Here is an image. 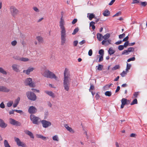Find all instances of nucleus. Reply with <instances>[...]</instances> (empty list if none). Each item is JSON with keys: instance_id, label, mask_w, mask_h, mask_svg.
Returning a JSON list of instances; mask_svg holds the SVG:
<instances>
[{"instance_id": "43", "label": "nucleus", "mask_w": 147, "mask_h": 147, "mask_svg": "<svg viewBox=\"0 0 147 147\" xmlns=\"http://www.w3.org/2000/svg\"><path fill=\"white\" fill-rule=\"evenodd\" d=\"M139 92H135L133 94L135 98L137 97L138 96L139 94Z\"/></svg>"}, {"instance_id": "51", "label": "nucleus", "mask_w": 147, "mask_h": 147, "mask_svg": "<svg viewBox=\"0 0 147 147\" xmlns=\"http://www.w3.org/2000/svg\"><path fill=\"white\" fill-rule=\"evenodd\" d=\"M129 46V43L128 41H126L124 44V45H123L124 47H126L128 46Z\"/></svg>"}, {"instance_id": "30", "label": "nucleus", "mask_w": 147, "mask_h": 147, "mask_svg": "<svg viewBox=\"0 0 147 147\" xmlns=\"http://www.w3.org/2000/svg\"><path fill=\"white\" fill-rule=\"evenodd\" d=\"M0 72L4 75H6L7 72L2 68L0 67Z\"/></svg>"}, {"instance_id": "59", "label": "nucleus", "mask_w": 147, "mask_h": 147, "mask_svg": "<svg viewBox=\"0 0 147 147\" xmlns=\"http://www.w3.org/2000/svg\"><path fill=\"white\" fill-rule=\"evenodd\" d=\"M129 38V37L128 36H127L125 38H124L123 40V41H127L128 40Z\"/></svg>"}, {"instance_id": "19", "label": "nucleus", "mask_w": 147, "mask_h": 147, "mask_svg": "<svg viewBox=\"0 0 147 147\" xmlns=\"http://www.w3.org/2000/svg\"><path fill=\"white\" fill-rule=\"evenodd\" d=\"M16 59L18 60H20L21 61H24V62L27 61L29 60V59L27 58H24V57L18 58Z\"/></svg>"}, {"instance_id": "58", "label": "nucleus", "mask_w": 147, "mask_h": 147, "mask_svg": "<svg viewBox=\"0 0 147 147\" xmlns=\"http://www.w3.org/2000/svg\"><path fill=\"white\" fill-rule=\"evenodd\" d=\"M94 86L93 85L91 84L89 89V91H90L91 90H94Z\"/></svg>"}, {"instance_id": "14", "label": "nucleus", "mask_w": 147, "mask_h": 147, "mask_svg": "<svg viewBox=\"0 0 147 147\" xmlns=\"http://www.w3.org/2000/svg\"><path fill=\"white\" fill-rule=\"evenodd\" d=\"M34 69L33 67H29L27 70H24L23 72L26 73L27 75L29 74L30 72L32 71Z\"/></svg>"}, {"instance_id": "2", "label": "nucleus", "mask_w": 147, "mask_h": 147, "mask_svg": "<svg viewBox=\"0 0 147 147\" xmlns=\"http://www.w3.org/2000/svg\"><path fill=\"white\" fill-rule=\"evenodd\" d=\"M63 18V16H62L60 18V20L59 22V26L61 30V45H64L66 40V30L64 26L65 22Z\"/></svg>"}, {"instance_id": "57", "label": "nucleus", "mask_w": 147, "mask_h": 147, "mask_svg": "<svg viewBox=\"0 0 147 147\" xmlns=\"http://www.w3.org/2000/svg\"><path fill=\"white\" fill-rule=\"evenodd\" d=\"M77 21V19H74L73 20V21L72 22V24H75Z\"/></svg>"}, {"instance_id": "62", "label": "nucleus", "mask_w": 147, "mask_h": 147, "mask_svg": "<svg viewBox=\"0 0 147 147\" xmlns=\"http://www.w3.org/2000/svg\"><path fill=\"white\" fill-rule=\"evenodd\" d=\"M78 41L77 40H75V41H74V46H76L77 44H78Z\"/></svg>"}, {"instance_id": "60", "label": "nucleus", "mask_w": 147, "mask_h": 147, "mask_svg": "<svg viewBox=\"0 0 147 147\" xmlns=\"http://www.w3.org/2000/svg\"><path fill=\"white\" fill-rule=\"evenodd\" d=\"M115 0H112L110 3H109V5H112L113 3L115 2Z\"/></svg>"}, {"instance_id": "39", "label": "nucleus", "mask_w": 147, "mask_h": 147, "mask_svg": "<svg viewBox=\"0 0 147 147\" xmlns=\"http://www.w3.org/2000/svg\"><path fill=\"white\" fill-rule=\"evenodd\" d=\"M129 52L128 51V50H125L123 51L122 53V55H128L129 54Z\"/></svg>"}, {"instance_id": "63", "label": "nucleus", "mask_w": 147, "mask_h": 147, "mask_svg": "<svg viewBox=\"0 0 147 147\" xmlns=\"http://www.w3.org/2000/svg\"><path fill=\"white\" fill-rule=\"evenodd\" d=\"M47 105L50 107H51L52 106V104L49 101H48L47 102Z\"/></svg>"}, {"instance_id": "24", "label": "nucleus", "mask_w": 147, "mask_h": 147, "mask_svg": "<svg viewBox=\"0 0 147 147\" xmlns=\"http://www.w3.org/2000/svg\"><path fill=\"white\" fill-rule=\"evenodd\" d=\"M115 52V51L113 50V48L112 47L110 48L108 51L110 55L113 54Z\"/></svg>"}, {"instance_id": "64", "label": "nucleus", "mask_w": 147, "mask_h": 147, "mask_svg": "<svg viewBox=\"0 0 147 147\" xmlns=\"http://www.w3.org/2000/svg\"><path fill=\"white\" fill-rule=\"evenodd\" d=\"M15 111L20 113H21L22 112V111L20 110H15Z\"/></svg>"}, {"instance_id": "21", "label": "nucleus", "mask_w": 147, "mask_h": 147, "mask_svg": "<svg viewBox=\"0 0 147 147\" xmlns=\"http://www.w3.org/2000/svg\"><path fill=\"white\" fill-rule=\"evenodd\" d=\"M121 103L125 105L129 103V100H127L126 99L123 98L121 100Z\"/></svg>"}, {"instance_id": "54", "label": "nucleus", "mask_w": 147, "mask_h": 147, "mask_svg": "<svg viewBox=\"0 0 147 147\" xmlns=\"http://www.w3.org/2000/svg\"><path fill=\"white\" fill-rule=\"evenodd\" d=\"M92 54V49H90L88 52V54L89 56H91Z\"/></svg>"}, {"instance_id": "23", "label": "nucleus", "mask_w": 147, "mask_h": 147, "mask_svg": "<svg viewBox=\"0 0 147 147\" xmlns=\"http://www.w3.org/2000/svg\"><path fill=\"white\" fill-rule=\"evenodd\" d=\"M20 97H18L17 99L15 100V103L13 105V107L14 108L16 107L18 104L19 103V102L20 100Z\"/></svg>"}, {"instance_id": "34", "label": "nucleus", "mask_w": 147, "mask_h": 147, "mask_svg": "<svg viewBox=\"0 0 147 147\" xmlns=\"http://www.w3.org/2000/svg\"><path fill=\"white\" fill-rule=\"evenodd\" d=\"M79 29L77 27L74 30L73 32L72 33V34H75L79 31Z\"/></svg>"}, {"instance_id": "17", "label": "nucleus", "mask_w": 147, "mask_h": 147, "mask_svg": "<svg viewBox=\"0 0 147 147\" xmlns=\"http://www.w3.org/2000/svg\"><path fill=\"white\" fill-rule=\"evenodd\" d=\"M44 92L45 93L50 96L52 98H54L55 97L54 93L52 91H48L46 90Z\"/></svg>"}, {"instance_id": "35", "label": "nucleus", "mask_w": 147, "mask_h": 147, "mask_svg": "<svg viewBox=\"0 0 147 147\" xmlns=\"http://www.w3.org/2000/svg\"><path fill=\"white\" fill-rule=\"evenodd\" d=\"M120 67L119 65H116L115 66L113 67L112 70H115L119 69Z\"/></svg>"}, {"instance_id": "10", "label": "nucleus", "mask_w": 147, "mask_h": 147, "mask_svg": "<svg viewBox=\"0 0 147 147\" xmlns=\"http://www.w3.org/2000/svg\"><path fill=\"white\" fill-rule=\"evenodd\" d=\"M37 111V109L34 107L31 106L29 107L28 109V112L31 114L36 113Z\"/></svg>"}, {"instance_id": "26", "label": "nucleus", "mask_w": 147, "mask_h": 147, "mask_svg": "<svg viewBox=\"0 0 147 147\" xmlns=\"http://www.w3.org/2000/svg\"><path fill=\"white\" fill-rule=\"evenodd\" d=\"M110 36V34L109 33H107L103 36H102V38L105 40H106L108 39Z\"/></svg>"}, {"instance_id": "36", "label": "nucleus", "mask_w": 147, "mask_h": 147, "mask_svg": "<svg viewBox=\"0 0 147 147\" xmlns=\"http://www.w3.org/2000/svg\"><path fill=\"white\" fill-rule=\"evenodd\" d=\"M103 68V65L101 64L98 65L97 69L99 71H101L102 70Z\"/></svg>"}, {"instance_id": "41", "label": "nucleus", "mask_w": 147, "mask_h": 147, "mask_svg": "<svg viewBox=\"0 0 147 147\" xmlns=\"http://www.w3.org/2000/svg\"><path fill=\"white\" fill-rule=\"evenodd\" d=\"M13 102L12 101H10L8 102L7 104V106L8 107H10L12 105Z\"/></svg>"}, {"instance_id": "47", "label": "nucleus", "mask_w": 147, "mask_h": 147, "mask_svg": "<svg viewBox=\"0 0 147 147\" xmlns=\"http://www.w3.org/2000/svg\"><path fill=\"white\" fill-rule=\"evenodd\" d=\"M135 58L134 57H132V58H130L128 59L127 60V61L128 62H129L131 61H134L135 60Z\"/></svg>"}, {"instance_id": "1", "label": "nucleus", "mask_w": 147, "mask_h": 147, "mask_svg": "<svg viewBox=\"0 0 147 147\" xmlns=\"http://www.w3.org/2000/svg\"><path fill=\"white\" fill-rule=\"evenodd\" d=\"M64 79L63 85L64 89L68 91L69 90L70 82L71 80L70 75L68 69L65 68L64 72Z\"/></svg>"}, {"instance_id": "18", "label": "nucleus", "mask_w": 147, "mask_h": 147, "mask_svg": "<svg viewBox=\"0 0 147 147\" xmlns=\"http://www.w3.org/2000/svg\"><path fill=\"white\" fill-rule=\"evenodd\" d=\"M24 132L26 134L29 136L31 138H34L33 134L31 131L28 130H25L24 131Z\"/></svg>"}, {"instance_id": "56", "label": "nucleus", "mask_w": 147, "mask_h": 147, "mask_svg": "<svg viewBox=\"0 0 147 147\" xmlns=\"http://www.w3.org/2000/svg\"><path fill=\"white\" fill-rule=\"evenodd\" d=\"M33 9L36 12H39V10L36 7H33Z\"/></svg>"}, {"instance_id": "55", "label": "nucleus", "mask_w": 147, "mask_h": 147, "mask_svg": "<svg viewBox=\"0 0 147 147\" xmlns=\"http://www.w3.org/2000/svg\"><path fill=\"white\" fill-rule=\"evenodd\" d=\"M0 107L2 109L5 107V106L3 102H1L0 104Z\"/></svg>"}, {"instance_id": "53", "label": "nucleus", "mask_w": 147, "mask_h": 147, "mask_svg": "<svg viewBox=\"0 0 147 147\" xmlns=\"http://www.w3.org/2000/svg\"><path fill=\"white\" fill-rule=\"evenodd\" d=\"M133 2L132 3V4H135L136 3H139V0H132Z\"/></svg>"}, {"instance_id": "61", "label": "nucleus", "mask_w": 147, "mask_h": 147, "mask_svg": "<svg viewBox=\"0 0 147 147\" xmlns=\"http://www.w3.org/2000/svg\"><path fill=\"white\" fill-rule=\"evenodd\" d=\"M121 13L120 12H119L117 13H116L113 16H119L120 15H121Z\"/></svg>"}, {"instance_id": "52", "label": "nucleus", "mask_w": 147, "mask_h": 147, "mask_svg": "<svg viewBox=\"0 0 147 147\" xmlns=\"http://www.w3.org/2000/svg\"><path fill=\"white\" fill-rule=\"evenodd\" d=\"M103 60V55H101L99 56V58L98 60V62H100L102 61Z\"/></svg>"}, {"instance_id": "25", "label": "nucleus", "mask_w": 147, "mask_h": 147, "mask_svg": "<svg viewBox=\"0 0 147 147\" xmlns=\"http://www.w3.org/2000/svg\"><path fill=\"white\" fill-rule=\"evenodd\" d=\"M102 36H103L100 33H98L97 34V38L99 41L102 40L101 38H102Z\"/></svg>"}, {"instance_id": "32", "label": "nucleus", "mask_w": 147, "mask_h": 147, "mask_svg": "<svg viewBox=\"0 0 147 147\" xmlns=\"http://www.w3.org/2000/svg\"><path fill=\"white\" fill-rule=\"evenodd\" d=\"M111 92L109 91H107L105 93V95L106 96H110L111 95Z\"/></svg>"}, {"instance_id": "13", "label": "nucleus", "mask_w": 147, "mask_h": 147, "mask_svg": "<svg viewBox=\"0 0 147 147\" xmlns=\"http://www.w3.org/2000/svg\"><path fill=\"white\" fill-rule=\"evenodd\" d=\"M7 126V124L5 123L4 121L1 119H0V127L5 128Z\"/></svg>"}, {"instance_id": "29", "label": "nucleus", "mask_w": 147, "mask_h": 147, "mask_svg": "<svg viewBox=\"0 0 147 147\" xmlns=\"http://www.w3.org/2000/svg\"><path fill=\"white\" fill-rule=\"evenodd\" d=\"M88 17L89 18V19L91 20L93 18H94L95 17V15H94L93 13H90V14L89 16H88Z\"/></svg>"}, {"instance_id": "49", "label": "nucleus", "mask_w": 147, "mask_h": 147, "mask_svg": "<svg viewBox=\"0 0 147 147\" xmlns=\"http://www.w3.org/2000/svg\"><path fill=\"white\" fill-rule=\"evenodd\" d=\"M125 36V34L124 33H123L122 34H120L119 35V38L120 39H121L124 38Z\"/></svg>"}, {"instance_id": "40", "label": "nucleus", "mask_w": 147, "mask_h": 147, "mask_svg": "<svg viewBox=\"0 0 147 147\" xmlns=\"http://www.w3.org/2000/svg\"><path fill=\"white\" fill-rule=\"evenodd\" d=\"M37 137L38 138H41L44 140H45L46 138L45 137H44L41 135H38Z\"/></svg>"}, {"instance_id": "8", "label": "nucleus", "mask_w": 147, "mask_h": 147, "mask_svg": "<svg viewBox=\"0 0 147 147\" xmlns=\"http://www.w3.org/2000/svg\"><path fill=\"white\" fill-rule=\"evenodd\" d=\"M15 141L16 142L17 145L19 146L26 147V144L23 142H21L20 139L16 137L14 138Z\"/></svg>"}, {"instance_id": "9", "label": "nucleus", "mask_w": 147, "mask_h": 147, "mask_svg": "<svg viewBox=\"0 0 147 147\" xmlns=\"http://www.w3.org/2000/svg\"><path fill=\"white\" fill-rule=\"evenodd\" d=\"M9 122L11 124L13 125H15L17 126H20L21 125V123H20L11 118L9 119Z\"/></svg>"}, {"instance_id": "42", "label": "nucleus", "mask_w": 147, "mask_h": 147, "mask_svg": "<svg viewBox=\"0 0 147 147\" xmlns=\"http://www.w3.org/2000/svg\"><path fill=\"white\" fill-rule=\"evenodd\" d=\"M101 43H102V45H105L106 46H107V45H109V44H108V42H107V40H103L102 42Z\"/></svg>"}, {"instance_id": "38", "label": "nucleus", "mask_w": 147, "mask_h": 147, "mask_svg": "<svg viewBox=\"0 0 147 147\" xmlns=\"http://www.w3.org/2000/svg\"><path fill=\"white\" fill-rule=\"evenodd\" d=\"M138 103L137 100L136 99H135L131 103V105H132L135 104H137Z\"/></svg>"}, {"instance_id": "48", "label": "nucleus", "mask_w": 147, "mask_h": 147, "mask_svg": "<svg viewBox=\"0 0 147 147\" xmlns=\"http://www.w3.org/2000/svg\"><path fill=\"white\" fill-rule=\"evenodd\" d=\"M127 50L129 52H130L134 51V49L133 47H129V48Z\"/></svg>"}, {"instance_id": "27", "label": "nucleus", "mask_w": 147, "mask_h": 147, "mask_svg": "<svg viewBox=\"0 0 147 147\" xmlns=\"http://www.w3.org/2000/svg\"><path fill=\"white\" fill-rule=\"evenodd\" d=\"M4 144L5 147H11L9 145L8 141L6 140H4Z\"/></svg>"}, {"instance_id": "15", "label": "nucleus", "mask_w": 147, "mask_h": 147, "mask_svg": "<svg viewBox=\"0 0 147 147\" xmlns=\"http://www.w3.org/2000/svg\"><path fill=\"white\" fill-rule=\"evenodd\" d=\"M13 69L16 72L19 71V66L16 64H13L12 66Z\"/></svg>"}, {"instance_id": "4", "label": "nucleus", "mask_w": 147, "mask_h": 147, "mask_svg": "<svg viewBox=\"0 0 147 147\" xmlns=\"http://www.w3.org/2000/svg\"><path fill=\"white\" fill-rule=\"evenodd\" d=\"M30 119L32 123L35 124H38L41 121L40 118L33 114L30 115Z\"/></svg>"}, {"instance_id": "20", "label": "nucleus", "mask_w": 147, "mask_h": 147, "mask_svg": "<svg viewBox=\"0 0 147 147\" xmlns=\"http://www.w3.org/2000/svg\"><path fill=\"white\" fill-rule=\"evenodd\" d=\"M103 14L105 16H108L110 15V12L108 10L106 9L103 13Z\"/></svg>"}, {"instance_id": "5", "label": "nucleus", "mask_w": 147, "mask_h": 147, "mask_svg": "<svg viewBox=\"0 0 147 147\" xmlns=\"http://www.w3.org/2000/svg\"><path fill=\"white\" fill-rule=\"evenodd\" d=\"M26 95L28 98L32 101H35L36 100L37 97L36 95L33 92L28 91L26 93Z\"/></svg>"}, {"instance_id": "3", "label": "nucleus", "mask_w": 147, "mask_h": 147, "mask_svg": "<svg viewBox=\"0 0 147 147\" xmlns=\"http://www.w3.org/2000/svg\"><path fill=\"white\" fill-rule=\"evenodd\" d=\"M42 74L44 77L47 78H49L51 79L54 78L55 80H57L58 79L55 74L53 72L50 71L48 69L45 70Z\"/></svg>"}, {"instance_id": "46", "label": "nucleus", "mask_w": 147, "mask_h": 147, "mask_svg": "<svg viewBox=\"0 0 147 147\" xmlns=\"http://www.w3.org/2000/svg\"><path fill=\"white\" fill-rule=\"evenodd\" d=\"M124 46L122 45H120L118 46V49L120 51L123 50L124 49Z\"/></svg>"}, {"instance_id": "6", "label": "nucleus", "mask_w": 147, "mask_h": 147, "mask_svg": "<svg viewBox=\"0 0 147 147\" xmlns=\"http://www.w3.org/2000/svg\"><path fill=\"white\" fill-rule=\"evenodd\" d=\"M10 10L11 15L14 17L16 16L19 13L18 10L13 6H10Z\"/></svg>"}, {"instance_id": "7", "label": "nucleus", "mask_w": 147, "mask_h": 147, "mask_svg": "<svg viewBox=\"0 0 147 147\" xmlns=\"http://www.w3.org/2000/svg\"><path fill=\"white\" fill-rule=\"evenodd\" d=\"M24 83L26 85H28L30 87H34L35 86V84L32 82V79L31 78H27L25 81Z\"/></svg>"}, {"instance_id": "31", "label": "nucleus", "mask_w": 147, "mask_h": 147, "mask_svg": "<svg viewBox=\"0 0 147 147\" xmlns=\"http://www.w3.org/2000/svg\"><path fill=\"white\" fill-rule=\"evenodd\" d=\"M53 139L54 141H59V138L57 135H55L53 137Z\"/></svg>"}, {"instance_id": "11", "label": "nucleus", "mask_w": 147, "mask_h": 147, "mask_svg": "<svg viewBox=\"0 0 147 147\" xmlns=\"http://www.w3.org/2000/svg\"><path fill=\"white\" fill-rule=\"evenodd\" d=\"M41 123L43 127L45 128H47L51 125V123L50 122L45 120H42Z\"/></svg>"}, {"instance_id": "12", "label": "nucleus", "mask_w": 147, "mask_h": 147, "mask_svg": "<svg viewBox=\"0 0 147 147\" xmlns=\"http://www.w3.org/2000/svg\"><path fill=\"white\" fill-rule=\"evenodd\" d=\"M9 90L5 86H0V92H9Z\"/></svg>"}, {"instance_id": "22", "label": "nucleus", "mask_w": 147, "mask_h": 147, "mask_svg": "<svg viewBox=\"0 0 147 147\" xmlns=\"http://www.w3.org/2000/svg\"><path fill=\"white\" fill-rule=\"evenodd\" d=\"M36 38L39 43H42L43 42V38L40 36H38L36 37Z\"/></svg>"}, {"instance_id": "45", "label": "nucleus", "mask_w": 147, "mask_h": 147, "mask_svg": "<svg viewBox=\"0 0 147 147\" xmlns=\"http://www.w3.org/2000/svg\"><path fill=\"white\" fill-rule=\"evenodd\" d=\"M141 5L144 7H145L146 6L147 3L146 2H141Z\"/></svg>"}, {"instance_id": "33", "label": "nucleus", "mask_w": 147, "mask_h": 147, "mask_svg": "<svg viewBox=\"0 0 147 147\" xmlns=\"http://www.w3.org/2000/svg\"><path fill=\"white\" fill-rule=\"evenodd\" d=\"M131 66V65L130 64H129L127 63V67L126 69V71H128L129 70Z\"/></svg>"}, {"instance_id": "28", "label": "nucleus", "mask_w": 147, "mask_h": 147, "mask_svg": "<svg viewBox=\"0 0 147 147\" xmlns=\"http://www.w3.org/2000/svg\"><path fill=\"white\" fill-rule=\"evenodd\" d=\"M95 24V22H93L92 21L91 22L90 24V26L92 27V29L93 30H94L95 28V27L94 26Z\"/></svg>"}, {"instance_id": "44", "label": "nucleus", "mask_w": 147, "mask_h": 147, "mask_svg": "<svg viewBox=\"0 0 147 147\" xmlns=\"http://www.w3.org/2000/svg\"><path fill=\"white\" fill-rule=\"evenodd\" d=\"M11 43L13 46H15L17 44V42L16 40H14L11 42Z\"/></svg>"}, {"instance_id": "37", "label": "nucleus", "mask_w": 147, "mask_h": 147, "mask_svg": "<svg viewBox=\"0 0 147 147\" xmlns=\"http://www.w3.org/2000/svg\"><path fill=\"white\" fill-rule=\"evenodd\" d=\"M128 71H123L120 74L121 75V76L122 77H124L125 75L127 74V73L128 72Z\"/></svg>"}, {"instance_id": "50", "label": "nucleus", "mask_w": 147, "mask_h": 147, "mask_svg": "<svg viewBox=\"0 0 147 147\" xmlns=\"http://www.w3.org/2000/svg\"><path fill=\"white\" fill-rule=\"evenodd\" d=\"M104 50L103 49H100L99 51V53L101 55H103Z\"/></svg>"}, {"instance_id": "16", "label": "nucleus", "mask_w": 147, "mask_h": 147, "mask_svg": "<svg viewBox=\"0 0 147 147\" xmlns=\"http://www.w3.org/2000/svg\"><path fill=\"white\" fill-rule=\"evenodd\" d=\"M64 126L65 128L66 129L69 131L71 133H74V130L72 129L71 128L69 127L68 125L67 124H65L64 125Z\"/></svg>"}]
</instances>
